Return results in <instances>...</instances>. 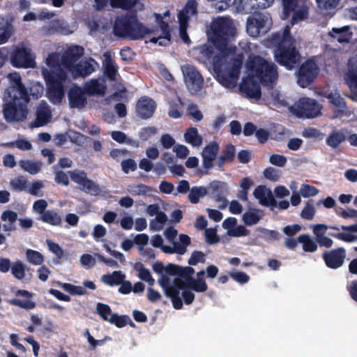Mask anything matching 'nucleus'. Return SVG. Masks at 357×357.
<instances>
[{
  "label": "nucleus",
  "mask_w": 357,
  "mask_h": 357,
  "mask_svg": "<svg viewBox=\"0 0 357 357\" xmlns=\"http://www.w3.org/2000/svg\"><path fill=\"white\" fill-rule=\"evenodd\" d=\"M84 49L78 45L69 47L63 55L50 54L46 59V66L42 67V74L47 82L49 99L59 103L64 97V83L67 73L83 55Z\"/></svg>",
  "instance_id": "obj_1"
},
{
  "label": "nucleus",
  "mask_w": 357,
  "mask_h": 357,
  "mask_svg": "<svg viewBox=\"0 0 357 357\" xmlns=\"http://www.w3.org/2000/svg\"><path fill=\"white\" fill-rule=\"evenodd\" d=\"M10 86L6 91V103L3 108V116L8 122L22 121L26 118L28 111L26 104L29 95L22 83L21 77L17 73L8 75Z\"/></svg>",
  "instance_id": "obj_2"
},
{
  "label": "nucleus",
  "mask_w": 357,
  "mask_h": 357,
  "mask_svg": "<svg viewBox=\"0 0 357 357\" xmlns=\"http://www.w3.org/2000/svg\"><path fill=\"white\" fill-rule=\"evenodd\" d=\"M239 46L243 52L249 54L246 69L250 75L256 77L258 81L266 84H272L278 79L277 66L260 56H255L257 52L255 43L243 40L239 43Z\"/></svg>",
  "instance_id": "obj_3"
},
{
  "label": "nucleus",
  "mask_w": 357,
  "mask_h": 357,
  "mask_svg": "<svg viewBox=\"0 0 357 357\" xmlns=\"http://www.w3.org/2000/svg\"><path fill=\"white\" fill-rule=\"evenodd\" d=\"M243 59V52H235L229 56L222 54L213 56L217 80L222 86L229 89L236 88Z\"/></svg>",
  "instance_id": "obj_4"
},
{
  "label": "nucleus",
  "mask_w": 357,
  "mask_h": 357,
  "mask_svg": "<svg viewBox=\"0 0 357 357\" xmlns=\"http://www.w3.org/2000/svg\"><path fill=\"white\" fill-rule=\"evenodd\" d=\"M213 35L211 36L215 47L219 51L216 54L224 56L234 55L235 52H243L239 47L237 49L229 43V39L236 33L235 28L231 20L228 18H217L211 26Z\"/></svg>",
  "instance_id": "obj_5"
},
{
  "label": "nucleus",
  "mask_w": 357,
  "mask_h": 357,
  "mask_svg": "<svg viewBox=\"0 0 357 357\" xmlns=\"http://www.w3.org/2000/svg\"><path fill=\"white\" fill-rule=\"evenodd\" d=\"M295 43V40L289 35L288 26H285L282 33H276L273 38V44L278 47L275 58L288 70L292 69L299 59Z\"/></svg>",
  "instance_id": "obj_6"
},
{
  "label": "nucleus",
  "mask_w": 357,
  "mask_h": 357,
  "mask_svg": "<svg viewBox=\"0 0 357 357\" xmlns=\"http://www.w3.org/2000/svg\"><path fill=\"white\" fill-rule=\"evenodd\" d=\"M114 29L116 35L134 40L143 38L151 33L150 29L144 26L134 16L118 18Z\"/></svg>",
  "instance_id": "obj_7"
},
{
  "label": "nucleus",
  "mask_w": 357,
  "mask_h": 357,
  "mask_svg": "<svg viewBox=\"0 0 357 357\" xmlns=\"http://www.w3.org/2000/svg\"><path fill=\"white\" fill-rule=\"evenodd\" d=\"M321 105L314 99L302 98L291 107V112L302 118H315L321 114Z\"/></svg>",
  "instance_id": "obj_8"
},
{
  "label": "nucleus",
  "mask_w": 357,
  "mask_h": 357,
  "mask_svg": "<svg viewBox=\"0 0 357 357\" xmlns=\"http://www.w3.org/2000/svg\"><path fill=\"white\" fill-rule=\"evenodd\" d=\"M248 18L247 31L252 37H257L261 33H265L271 25V18L267 12L254 13Z\"/></svg>",
  "instance_id": "obj_9"
},
{
  "label": "nucleus",
  "mask_w": 357,
  "mask_h": 357,
  "mask_svg": "<svg viewBox=\"0 0 357 357\" xmlns=\"http://www.w3.org/2000/svg\"><path fill=\"white\" fill-rule=\"evenodd\" d=\"M169 12L166 11L163 15L155 13V20L158 22L159 28L155 29H150L148 35L151 36L150 41L153 43H158L160 46H167L170 43V33L169 25L162 21L165 16L169 15Z\"/></svg>",
  "instance_id": "obj_10"
},
{
  "label": "nucleus",
  "mask_w": 357,
  "mask_h": 357,
  "mask_svg": "<svg viewBox=\"0 0 357 357\" xmlns=\"http://www.w3.org/2000/svg\"><path fill=\"white\" fill-rule=\"evenodd\" d=\"M181 71L189 92L192 95L197 94L204 84L202 75L194 66L189 64L182 66Z\"/></svg>",
  "instance_id": "obj_11"
},
{
  "label": "nucleus",
  "mask_w": 357,
  "mask_h": 357,
  "mask_svg": "<svg viewBox=\"0 0 357 357\" xmlns=\"http://www.w3.org/2000/svg\"><path fill=\"white\" fill-rule=\"evenodd\" d=\"M197 3L195 0H188L185 7L178 14L179 22V34L180 37L186 44H189L190 39L186 33L188 21L190 17L197 13Z\"/></svg>",
  "instance_id": "obj_12"
},
{
  "label": "nucleus",
  "mask_w": 357,
  "mask_h": 357,
  "mask_svg": "<svg viewBox=\"0 0 357 357\" xmlns=\"http://www.w3.org/2000/svg\"><path fill=\"white\" fill-rule=\"evenodd\" d=\"M282 4L285 17H287L290 13H293V23L306 18L307 10L305 0H282Z\"/></svg>",
  "instance_id": "obj_13"
},
{
  "label": "nucleus",
  "mask_w": 357,
  "mask_h": 357,
  "mask_svg": "<svg viewBox=\"0 0 357 357\" xmlns=\"http://www.w3.org/2000/svg\"><path fill=\"white\" fill-rule=\"evenodd\" d=\"M319 68L317 63L309 60L301 65L298 71L296 73L297 83L303 88L307 87L317 76Z\"/></svg>",
  "instance_id": "obj_14"
},
{
  "label": "nucleus",
  "mask_w": 357,
  "mask_h": 357,
  "mask_svg": "<svg viewBox=\"0 0 357 357\" xmlns=\"http://www.w3.org/2000/svg\"><path fill=\"white\" fill-rule=\"evenodd\" d=\"M321 257L328 268L337 269L344 264L347 252L344 248L339 247L330 250H325Z\"/></svg>",
  "instance_id": "obj_15"
},
{
  "label": "nucleus",
  "mask_w": 357,
  "mask_h": 357,
  "mask_svg": "<svg viewBox=\"0 0 357 357\" xmlns=\"http://www.w3.org/2000/svg\"><path fill=\"white\" fill-rule=\"evenodd\" d=\"M261 81H258L255 76H251L248 72V77L243 79L240 84L239 90L241 93L248 98L259 100L261 97Z\"/></svg>",
  "instance_id": "obj_16"
},
{
  "label": "nucleus",
  "mask_w": 357,
  "mask_h": 357,
  "mask_svg": "<svg viewBox=\"0 0 357 357\" xmlns=\"http://www.w3.org/2000/svg\"><path fill=\"white\" fill-rule=\"evenodd\" d=\"M274 0H234L233 3L237 12L255 13L257 9L269 7Z\"/></svg>",
  "instance_id": "obj_17"
},
{
  "label": "nucleus",
  "mask_w": 357,
  "mask_h": 357,
  "mask_svg": "<svg viewBox=\"0 0 357 357\" xmlns=\"http://www.w3.org/2000/svg\"><path fill=\"white\" fill-rule=\"evenodd\" d=\"M71 180L81 186V189L87 192L98 194L100 188L92 180L88 178L86 173L84 171L74 170L69 172Z\"/></svg>",
  "instance_id": "obj_18"
},
{
  "label": "nucleus",
  "mask_w": 357,
  "mask_h": 357,
  "mask_svg": "<svg viewBox=\"0 0 357 357\" xmlns=\"http://www.w3.org/2000/svg\"><path fill=\"white\" fill-rule=\"evenodd\" d=\"M11 63L16 68H33L34 58L30 50L27 48H17L10 57Z\"/></svg>",
  "instance_id": "obj_19"
},
{
  "label": "nucleus",
  "mask_w": 357,
  "mask_h": 357,
  "mask_svg": "<svg viewBox=\"0 0 357 357\" xmlns=\"http://www.w3.org/2000/svg\"><path fill=\"white\" fill-rule=\"evenodd\" d=\"M98 67V63L92 58L77 63L70 68V72L74 78L86 77L92 73Z\"/></svg>",
  "instance_id": "obj_20"
},
{
  "label": "nucleus",
  "mask_w": 357,
  "mask_h": 357,
  "mask_svg": "<svg viewBox=\"0 0 357 357\" xmlns=\"http://www.w3.org/2000/svg\"><path fill=\"white\" fill-rule=\"evenodd\" d=\"M349 63V70L344 79L351 89V98L357 102V57L351 59Z\"/></svg>",
  "instance_id": "obj_21"
},
{
  "label": "nucleus",
  "mask_w": 357,
  "mask_h": 357,
  "mask_svg": "<svg viewBox=\"0 0 357 357\" xmlns=\"http://www.w3.org/2000/svg\"><path fill=\"white\" fill-rule=\"evenodd\" d=\"M165 273L167 275L178 276L184 280L185 284L190 282L193 278L195 269L191 266L183 267L179 265L169 264L165 266Z\"/></svg>",
  "instance_id": "obj_22"
},
{
  "label": "nucleus",
  "mask_w": 357,
  "mask_h": 357,
  "mask_svg": "<svg viewBox=\"0 0 357 357\" xmlns=\"http://www.w3.org/2000/svg\"><path fill=\"white\" fill-rule=\"evenodd\" d=\"M68 100L71 107L80 109L86 104L87 95L83 89L74 86L68 92Z\"/></svg>",
  "instance_id": "obj_23"
},
{
  "label": "nucleus",
  "mask_w": 357,
  "mask_h": 357,
  "mask_svg": "<svg viewBox=\"0 0 357 357\" xmlns=\"http://www.w3.org/2000/svg\"><path fill=\"white\" fill-rule=\"evenodd\" d=\"M255 197L259 200L264 206H276L277 202L272 191L266 185H258L254 190Z\"/></svg>",
  "instance_id": "obj_24"
},
{
  "label": "nucleus",
  "mask_w": 357,
  "mask_h": 357,
  "mask_svg": "<svg viewBox=\"0 0 357 357\" xmlns=\"http://www.w3.org/2000/svg\"><path fill=\"white\" fill-rule=\"evenodd\" d=\"M52 119V112L47 104L41 101L36 108V119L31 124L32 127H40L46 125Z\"/></svg>",
  "instance_id": "obj_25"
},
{
  "label": "nucleus",
  "mask_w": 357,
  "mask_h": 357,
  "mask_svg": "<svg viewBox=\"0 0 357 357\" xmlns=\"http://www.w3.org/2000/svg\"><path fill=\"white\" fill-rule=\"evenodd\" d=\"M33 294L24 289H19L15 292V296L24 297L26 299L24 301L13 298L10 300V304L21 307L25 310H32L36 306L34 301H31V298L33 297Z\"/></svg>",
  "instance_id": "obj_26"
},
{
  "label": "nucleus",
  "mask_w": 357,
  "mask_h": 357,
  "mask_svg": "<svg viewBox=\"0 0 357 357\" xmlns=\"http://www.w3.org/2000/svg\"><path fill=\"white\" fill-rule=\"evenodd\" d=\"M155 109V102L151 98H143L137 104V115L142 119L152 116Z\"/></svg>",
  "instance_id": "obj_27"
},
{
  "label": "nucleus",
  "mask_w": 357,
  "mask_h": 357,
  "mask_svg": "<svg viewBox=\"0 0 357 357\" xmlns=\"http://www.w3.org/2000/svg\"><path fill=\"white\" fill-rule=\"evenodd\" d=\"M341 229L347 232L330 233L329 235L347 243H351L357 241V235L352 234L357 233V223L351 225H342L341 226Z\"/></svg>",
  "instance_id": "obj_28"
},
{
  "label": "nucleus",
  "mask_w": 357,
  "mask_h": 357,
  "mask_svg": "<svg viewBox=\"0 0 357 357\" xmlns=\"http://www.w3.org/2000/svg\"><path fill=\"white\" fill-rule=\"evenodd\" d=\"M102 67L104 74L112 81H116L118 77V67L111 57L109 52L103 54Z\"/></svg>",
  "instance_id": "obj_29"
},
{
  "label": "nucleus",
  "mask_w": 357,
  "mask_h": 357,
  "mask_svg": "<svg viewBox=\"0 0 357 357\" xmlns=\"http://www.w3.org/2000/svg\"><path fill=\"white\" fill-rule=\"evenodd\" d=\"M271 103L277 109H284L288 108L291 112L290 99L286 98L277 89H271L269 91Z\"/></svg>",
  "instance_id": "obj_30"
},
{
  "label": "nucleus",
  "mask_w": 357,
  "mask_h": 357,
  "mask_svg": "<svg viewBox=\"0 0 357 357\" xmlns=\"http://www.w3.org/2000/svg\"><path fill=\"white\" fill-rule=\"evenodd\" d=\"M327 98L336 107L334 110V118L343 116L346 112V105L344 99L340 96V93L335 90L327 96Z\"/></svg>",
  "instance_id": "obj_31"
},
{
  "label": "nucleus",
  "mask_w": 357,
  "mask_h": 357,
  "mask_svg": "<svg viewBox=\"0 0 357 357\" xmlns=\"http://www.w3.org/2000/svg\"><path fill=\"white\" fill-rule=\"evenodd\" d=\"M105 89L103 78L91 79L85 84V89L91 95H103Z\"/></svg>",
  "instance_id": "obj_32"
},
{
  "label": "nucleus",
  "mask_w": 357,
  "mask_h": 357,
  "mask_svg": "<svg viewBox=\"0 0 357 357\" xmlns=\"http://www.w3.org/2000/svg\"><path fill=\"white\" fill-rule=\"evenodd\" d=\"M114 7L138 12L144 9V3L140 0H114Z\"/></svg>",
  "instance_id": "obj_33"
},
{
  "label": "nucleus",
  "mask_w": 357,
  "mask_h": 357,
  "mask_svg": "<svg viewBox=\"0 0 357 357\" xmlns=\"http://www.w3.org/2000/svg\"><path fill=\"white\" fill-rule=\"evenodd\" d=\"M210 188L211 190L212 197L215 202H219L221 197H225L228 192L227 184L220 181H215L211 183Z\"/></svg>",
  "instance_id": "obj_34"
},
{
  "label": "nucleus",
  "mask_w": 357,
  "mask_h": 357,
  "mask_svg": "<svg viewBox=\"0 0 357 357\" xmlns=\"http://www.w3.org/2000/svg\"><path fill=\"white\" fill-rule=\"evenodd\" d=\"M349 27L344 26L340 28H333L329 33L332 38L340 43H348L351 39V34L349 31Z\"/></svg>",
  "instance_id": "obj_35"
},
{
  "label": "nucleus",
  "mask_w": 357,
  "mask_h": 357,
  "mask_svg": "<svg viewBox=\"0 0 357 357\" xmlns=\"http://www.w3.org/2000/svg\"><path fill=\"white\" fill-rule=\"evenodd\" d=\"M125 278V274L121 271H115L111 274L108 273L102 275L101 281L110 287H113L120 285Z\"/></svg>",
  "instance_id": "obj_36"
},
{
  "label": "nucleus",
  "mask_w": 357,
  "mask_h": 357,
  "mask_svg": "<svg viewBox=\"0 0 357 357\" xmlns=\"http://www.w3.org/2000/svg\"><path fill=\"white\" fill-rule=\"evenodd\" d=\"M39 220L52 226H61L62 218L55 210H47V211L38 218Z\"/></svg>",
  "instance_id": "obj_37"
},
{
  "label": "nucleus",
  "mask_w": 357,
  "mask_h": 357,
  "mask_svg": "<svg viewBox=\"0 0 357 357\" xmlns=\"http://www.w3.org/2000/svg\"><path fill=\"white\" fill-rule=\"evenodd\" d=\"M11 22L8 18H0V45L8 41L12 34Z\"/></svg>",
  "instance_id": "obj_38"
},
{
  "label": "nucleus",
  "mask_w": 357,
  "mask_h": 357,
  "mask_svg": "<svg viewBox=\"0 0 357 357\" xmlns=\"http://www.w3.org/2000/svg\"><path fill=\"white\" fill-rule=\"evenodd\" d=\"M298 242L302 244L303 250L306 252H314L318 248L317 239L314 240L308 234L300 235Z\"/></svg>",
  "instance_id": "obj_39"
},
{
  "label": "nucleus",
  "mask_w": 357,
  "mask_h": 357,
  "mask_svg": "<svg viewBox=\"0 0 357 357\" xmlns=\"http://www.w3.org/2000/svg\"><path fill=\"white\" fill-rule=\"evenodd\" d=\"M184 139L193 146H199L202 144V138L195 128H188L184 134Z\"/></svg>",
  "instance_id": "obj_40"
},
{
  "label": "nucleus",
  "mask_w": 357,
  "mask_h": 357,
  "mask_svg": "<svg viewBox=\"0 0 357 357\" xmlns=\"http://www.w3.org/2000/svg\"><path fill=\"white\" fill-rule=\"evenodd\" d=\"M261 211L255 209L254 211H248L244 213L242 220L247 226H252L257 224L261 219Z\"/></svg>",
  "instance_id": "obj_41"
},
{
  "label": "nucleus",
  "mask_w": 357,
  "mask_h": 357,
  "mask_svg": "<svg viewBox=\"0 0 357 357\" xmlns=\"http://www.w3.org/2000/svg\"><path fill=\"white\" fill-rule=\"evenodd\" d=\"M109 323L115 325L118 328H123L128 324L132 326H135V324H133V322L132 321L128 315L119 316L116 313L112 314V316L109 318Z\"/></svg>",
  "instance_id": "obj_42"
},
{
  "label": "nucleus",
  "mask_w": 357,
  "mask_h": 357,
  "mask_svg": "<svg viewBox=\"0 0 357 357\" xmlns=\"http://www.w3.org/2000/svg\"><path fill=\"white\" fill-rule=\"evenodd\" d=\"M345 139L346 135L342 131L333 132L326 139V144L335 149Z\"/></svg>",
  "instance_id": "obj_43"
},
{
  "label": "nucleus",
  "mask_w": 357,
  "mask_h": 357,
  "mask_svg": "<svg viewBox=\"0 0 357 357\" xmlns=\"http://www.w3.org/2000/svg\"><path fill=\"white\" fill-rule=\"evenodd\" d=\"M207 189L204 186L192 187L188 195V199L192 204H197L199 201L200 197H203L207 195Z\"/></svg>",
  "instance_id": "obj_44"
},
{
  "label": "nucleus",
  "mask_w": 357,
  "mask_h": 357,
  "mask_svg": "<svg viewBox=\"0 0 357 357\" xmlns=\"http://www.w3.org/2000/svg\"><path fill=\"white\" fill-rule=\"evenodd\" d=\"M135 269L138 272V277L142 280L149 283V285H153L154 279L152 278L149 270L144 267L142 263H136Z\"/></svg>",
  "instance_id": "obj_45"
},
{
  "label": "nucleus",
  "mask_w": 357,
  "mask_h": 357,
  "mask_svg": "<svg viewBox=\"0 0 357 357\" xmlns=\"http://www.w3.org/2000/svg\"><path fill=\"white\" fill-rule=\"evenodd\" d=\"M185 286L198 293L204 292L208 289V285L203 278L195 279L193 278L190 282L185 284Z\"/></svg>",
  "instance_id": "obj_46"
},
{
  "label": "nucleus",
  "mask_w": 357,
  "mask_h": 357,
  "mask_svg": "<svg viewBox=\"0 0 357 357\" xmlns=\"http://www.w3.org/2000/svg\"><path fill=\"white\" fill-rule=\"evenodd\" d=\"M20 165L22 169L31 174H36L40 171L42 163L40 162H32L31 160H21Z\"/></svg>",
  "instance_id": "obj_47"
},
{
  "label": "nucleus",
  "mask_w": 357,
  "mask_h": 357,
  "mask_svg": "<svg viewBox=\"0 0 357 357\" xmlns=\"http://www.w3.org/2000/svg\"><path fill=\"white\" fill-rule=\"evenodd\" d=\"M26 260L33 265H41L44 261V257L38 251L28 249L26 251Z\"/></svg>",
  "instance_id": "obj_48"
},
{
  "label": "nucleus",
  "mask_w": 357,
  "mask_h": 357,
  "mask_svg": "<svg viewBox=\"0 0 357 357\" xmlns=\"http://www.w3.org/2000/svg\"><path fill=\"white\" fill-rule=\"evenodd\" d=\"M182 107L183 102L180 98H177L176 100L172 103L170 108L168 112V114L170 117L174 119H178L182 116Z\"/></svg>",
  "instance_id": "obj_49"
},
{
  "label": "nucleus",
  "mask_w": 357,
  "mask_h": 357,
  "mask_svg": "<svg viewBox=\"0 0 357 357\" xmlns=\"http://www.w3.org/2000/svg\"><path fill=\"white\" fill-rule=\"evenodd\" d=\"M10 270L13 275L18 280H22L25 277V266L20 261L13 262Z\"/></svg>",
  "instance_id": "obj_50"
},
{
  "label": "nucleus",
  "mask_w": 357,
  "mask_h": 357,
  "mask_svg": "<svg viewBox=\"0 0 357 357\" xmlns=\"http://www.w3.org/2000/svg\"><path fill=\"white\" fill-rule=\"evenodd\" d=\"M328 229H333L339 231L340 228L337 226H328L324 224H317L312 226L313 234H314L316 238H319L323 236H325V233L326 232Z\"/></svg>",
  "instance_id": "obj_51"
},
{
  "label": "nucleus",
  "mask_w": 357,
  "mask_h": 357,
  "mask_svg": "<svg viewBox=\"0 0 357 357\" xmlns=\"http://www.w3.org/2000/svg\"><path fill=\"white\" fill-rule=\"evenodd\" d=\"M312 202L313 201L312 199L307 202L305 206L301 213V216L302 218L307 220H311L314 218L316 211Z\"/></svg>",
  "instance_id": "obj_52"
},
{
  "label": "nucleus",
  "mask_w": 357,
  "mask_h": 357,
  "mask_svg": "<svg viewBox=\"0 0 357 357\" xmlns=\"http://www.w3.org/2000/svg\"><path fill=\"white\" fill-rule=\"evenodd\" d=\"M96 311L104 321L109 322L110 317H109V316H112V310L107 304L98 303L96 305Z\"/></svg>",
  "instance_id": "obj_53"
},
{
  "label": "nucleus",
  "mask_w": 357,
  "mask_h": 357,
  "mask_svg": "<svg viewBox=\"0 0 357 357\" xmlns=\"http://www.w3.org/2000/svg\"><path fill=\"white\" fill-rule=\"evenodd\" d=\"M270 132L271 138L276 141H282L287 137V130L280 125L274 126Z\"/></svg>",
  "instance_id": "obj_54"
},
{
  "label": "nucleus",
  "mask_w": 357,
  "mask_h": 357,
  "mask_svg": "<svg viewBox=\"0 0 357 357\" xmlns=\"http://www.w3.org/2000/svg\"><path fill=\"white\" fill-rule=\"evenodd\" d=\"M220 238L217 234L216 229L208 228L205 229V241L208 245H213L220 242Z\"/></svg>",
  "instance_id": "obj_55"
},
{
  "label": "nucleus",
  "mask_w": 357,
  "mask_h": 357,
  "mask_svg": "<svg viewBox=\"0 0 357 357\" xmlns=\"http://www.w3.org/2000/svg\"><path fill=\"white\" fill-rule=\"evenodd\" d=\"M180 242H175L179 255H183L186 252V248L191 243L190 238L186 234H180Z\"/></svg>",
  "instance_id": "obj_56"
},
{
  "label": "nucleus",
  "mask_w": 357,
  "mask_h": 357,
  "mask_svg": "<svg viewBox=\"0 0 357 357\" xmlns=\"http://www.w3.org/2000/svg\"><path fill=\"white\" fill-rule=\"evenodd\" d=\"M10 186L13 190L16 191H26L27 181L23 177H18L10 181Z\"/></svg>",
  "instance_id": "obj_57"
},
{
  "label": "nucleus",
  "mask_w": 357,
  "mask_h": 357,
  "mask_svg": "<svg viewBox=\"0 0 357 357\" xmlns=\"http://www.w3.org/2000/svg\"><path fill=\"white\" fill-rule=\"evenodd\" d=\"M52 13H47V12H40L38 13H29L25 15L23 17V20L25 22H29L31 20H43L46 18H50L52 17Z\"/></svg>",
  "instance_id": "obj_58"
},
{
  "label": "nucleus",
  "mask_w": 357,
  "mask_h": 357,
  "mask_svg": "<svg viewBox=\"0 0 357 357\" xmlns=\"http://www.w3.org/2000/svg\"><path fill=\"white\" fill-rule=\"evenodd\" d=\"M300 193L303 197H313L319 193V190L313 185L303 184L300 188Z\"/></svg>",
  "instance_id": "obj_59"
},
{
  "label": "nucleus",
  "mask_w": 357,
  "mask_h": 357,
  "mask_svg": "<svg viewBox=\"0 0 357 357\" xmlns=\"http://www.w3.org/2000/svg\"><path fill=\"white\" fill-rule=\"evenodd\" d=\"M121 167L122 171L125 174H128L130 172L135 171L137 166L136 162L132 158H128L121 162Z\"/></svg>",
  "instance_id": "obj_60"
},
{
  "label": "nucleus",
  "mask_w": 357,
  "mask_h": 357,
  "mask_svg": "<svg viewBox=\"0 0 357 357\" xmlns=\"http://www.w3.org/2000/svg\"><path fill=\"white\" fill-rule=\"evenodd\" d=\"M205 261V255L202 251L195 250L192 252L190 258L188 259V264L190 266H195L198 263Z\"/></svg>",
  "instance_id": "obj_61"
},
{
  "label": "nucleus",
  "mask_w": 357,
  "mask_h": 357,
  "mask_svg": "<svg viewBox=\"0 0 357 357\" xmlns=\"http://www.w3.org/2000/svg\"><path fill=\"white\" fill-rule=\"evenodd\" d=\"M218 144L213 142L207 144L202 151V156H215L218 151Z\"/></svg>",
  "instance_id": "obj_62"
},
{
  "label": "nucleus",
  "mask_w": 357,
  "mask_h": 357,
  "mask_svg": "<svg viewBox=\"0 0 357 357\" xmlns=\"http://www.w3.org/2000/svg\"><path fill=\"white\" fill-rule=\"evenodd\" d=\"M250 231L243 225L234 227L233 229L229 230V236L234 237L246 236L249 235Z\"/></svg>",
  "instance_id": "obj_63"
},
{
  "label": "nucleus",
  "mask_w": 357,
  "mask_h": 357,
  "mask_svg": "<svg viewBox=\"0 0 357 357\" xmlns=\"http://www.w3.org/2000/svg\"><path fill=\"white\" fill-rule=\"evenodd\" d=\"M229 276L235 281L240 284H245L249 280L250 277L244 272L237 271L234 273H229Z\"/></svg>",
  "instance_id": "obj_64"
}]
</instances>
